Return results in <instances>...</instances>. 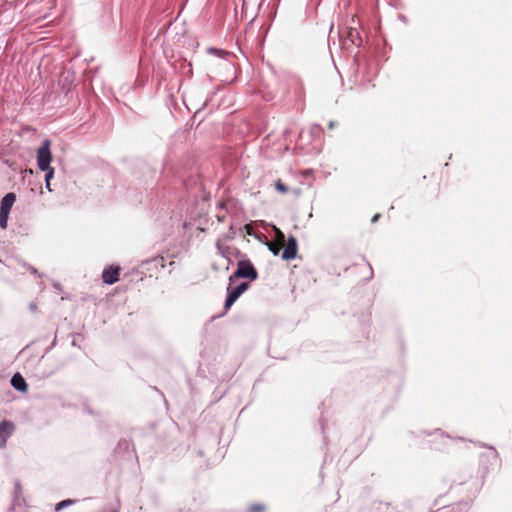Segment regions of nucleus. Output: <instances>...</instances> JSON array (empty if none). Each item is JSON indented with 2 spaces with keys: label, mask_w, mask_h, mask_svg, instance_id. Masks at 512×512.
Wrapping results in <instances>:
<instances>
[{
  "label": "nucleus",
  "mask_w": 512,
  "mask_h": 512,
  "mask_svg": "<svg viewBox=\"0 0 512 512\" xmlns=\"http://www.w3.org/2000/svg\"><path fill=\"white\" fill-rule=\"evenodd\" d=\"M245 278L252 281L258 278V272L249 259L238 261L236 271L229 277V282L232 283L234 279Z\"/></svg>",
  "instance_id": "nucleus-1"
},
{
  "label": "nucleus",
  "mask_w": 512,
  "mask_h": 512,
  "mask_svg": "<svg viewBox=\"0 0 512 512\" xmlns=\"http://www.w3.org/2000/svg\"><path fill=\"white\" fill-rule=\"evenodd\" d=\"M249 288V284L241 282L240 284L232 287H227V297L224 303V309L227 311L238 300V298Z\"/></svg>",
  "instance_id": "nucleus-2"
},
{
  "label": "nucleus",
  "mask_w": 512,
  "mask_h": 512,
  "mask_svg": "<svg viewBox=\"0 0 512 512\" xmlns=\"http://www.w3.org/2000/svg\"><path fill=\"white\" fill-rule=\"evenodd\" d=\"M52 155L50 151V141L44 140L37 151V165L40 170H47L50 167Z\"/></svg>",
  "instance_id": "nucleus-3"
},
{
  "label": "nucleus",
  "mask_w": 512,
  "mask_h": 512,
  "mask_svg": "<svg viewBox=\"0 0 512 512\" xmlns=\"http://www.w3.org/2000/svg\"><path fill=\"white\" fill-rule=\"evenodd\" d=\"M344 38V45H352L359 47L362 44L360 32L354 27H348L341 33Z\"/></svg>",
  "instance_id": "nucleus-4"
},
{
  "label": "nucleus",
  "mask_w": 512,
  "mask_h": 512,
  "mask_svg": "<svg viewBox=\"0 0 512 512\" xmlns=\"http://www.w3.org/2000/svg\"><path fill=\"white\" fill-rule=\"evenodd\" d=\"M14 430L15 425L13 422L8 420L0 422V449L6 446L7 440L13 434Z\"/></svg>",
  "instance_id": "nucleus-5"
},
{
  "label": "nucleus",
  "mask_w": 512,
  "mask_h": 512,
  "mask_svg": "<svg viewBox=\"0 0 512 512\" xmlns=\"http://www.w3.org/2000/svg\"><path fill=\"white\" fill-rule=\"evenodd\" d=\"M298 244L294 236H290L287 240L286 246L282 252L283 260H292L297 256Z\"/></svg>",
  "instance_id": "nucleus-6"
},
{
  "label": "nucleus",
  "mask_w": 512,
  "mask_h": 512,
  "mask_svg": "<svg viewBox=\"0 0 512 512\" xmlns=\"http://www.w3.org/2000/svg\"><path fill=\"white\" fill-rule=\"evenodd\" d=\"M216 248L219 254L229 262L232 261V258L240 255V251L236 247L224 245L220 240L216 242Z\"/></svg>",
  "instance_id": "nucleus-7"
},
{
  "label": "nucleus",
  "mask_w": 512,
  "mask_h": 512,
  "mask_svg": "<svg viewBox=\"0 0 512 512\" xmlns=\"http://www.w3.org/2000/svg\"><path fill=\"white\" fill-rule=\"evenodd\" d=\"M119 267L108 266L102 272V280L105 284L112 285L119 280Z\"/></svg>",
  "instance_id": "nucleus-8"
},
{
  "label": "nucleus",
  "mask_w": 512,
  "mask_h": 512,
  "mask_svg": "<svg viewBox=\"0 0 512 512\" xmlns=\"http://www.w3.org/2000/svg\"><path fill=\"white\" fill-rule=\"evenodd\" d=\"M10 382H11V386L17 391L25 392L28 389V385L20 373H15L11 377Z\"/></svg>",
  "instance_id": "nucleus-9"
},
{
  "label": "nucleus",
  "mask_w": 512,
  "mask_h": 512,
  "mask_svg": "<svg viewBox=\"0 0 512 512\" xmlns=\"http://www.w3.org/2000/svg\"><path fill=\"white\" fill-rule=\"evenodd\" d=\"M16 195L14 193H7L1 201L0 210L9 212L12 209L13 204L15 203Z\"/></svg>",
  "instance_id": "nucleus-10"
},
{
  "label": "nucleus",
  "mask_w": 512,
  "mask_h": 512,
  "mask_svg": "<svg viewBox=\"0 0 512 512\" xmlns=\"http://www.w3.org/2000/svg\"><path fill=\"white\" fill-rule=\"evenodd\" d=\"M75 502H76V501H75V500H72V499H66V500H63V501H61V502H59V503H57V504L55 505V511H56V512H59V511H61L62 509H64V508H66V507H68V506H70V505L74 504Z\"/></svg>",
  "instance_id": "nucleus-11"
},
{
  "label": "nucleus",
  "mask_w": 512,
  "mask_h": 512,
  "mask_svg": "<svg viewBox=\"0 0 512 512\" xmlns=\"http://www.w3.org/2000/svg\"><path fill=\"white\" fill-rule=\"evenodd\" d=\"M9 212H5V211H1L0 210V227L2 229H6L7 228V222H8V217H9Z\"/></svg>",
  "instance_id": "nucleus-12"
},
{
  "label": "nucleus",
  "mask_w": 512,
  "mask_h": 512,
  "mask_svg": "<svg viewBox=\"0 0 512 512\" xmlns=\"http://www.w3.org/2000/svg\"><path fill=\"white\" fill-rule=\"evenodd\" d=\"M295 94L300 98L302 97V95L304 94V87H303V83L299 80H296V85H295Z\"/></svg>",
  "instance_id": "nucleus-13"
},
{
  "label": "nucleus",
  "mask_w": 512,
  "mask_h": 512,
  "mask_svg": "<svg viewBox=\"0 0 512 512\" xmlns=\"http://www.w3.org/2000/svg\"><path fill=\"white\" fill-rule=\"evenodd\" d=\"M22 493V487L19 481L14 484V500L17 501Z\"/></svg>",
  "instance_id": "nucleus-14"
},
{
  "label": "nucleus",
  "mask_w": 512,
  "mask_h": 512,
  "mask_svg": "<svg viewBox=\"0 0 512 512\" xmlns=\"http://www.w3.org/2000/svg\"><path fill=\"white\" fill-rule=\"evenodd\" d=\"M43 171L46 172L45 178H44L45 183L48 184V182H50L54 176V169L50 166L47 170H43Z\"/></svg>",
  "instance_id": "nucleus-15"
},
{
  "label": "nucleus",
  "mask_w": 512,
  "mask_h": 512,
  "mask_svg": "<svg viewBox=\"0 0 512 512\" xmlns=\"http://www.w3.org/2000/svg\"><path fill=\"white\" fill-rule=\"evenodd\" d=\"M265 510L264 505L262 504H253L249 507L248 512H262Z\"/></svg>",
  "instance_id": "nucleus-16"
},
{
  "label": "nucleus",
  "mask_w": 512,
  "mask_h": 512,
  "mask_svg": "<svg viewBox=\"0 0 512 512\" xmlns=\"http://www.w3.org/2000/svg\"><path fill=\"white\" fill-rule=\"evenodd\" d=\"M275 187L278 191L282 192V193H286L288 191V187L280 180H278L276 183H275Z\"/></svg>",
  "instance_id": "nucleus-17"
},
{
  "label": "nucleus",
  "mask_w": 512,
  "mask_h": 512,
  "mask_svg": "<svg viewBox=\"0 0 512 512\" xmlns=\"http://www.w3.org/2000/svg\"><path fill=\"white\" fill-rule=\"evenodd\" d=\"M268 248H269V250H270L274 255H278V253H279V249H278L276 246H274V245H272V244H269V245H268Z\"/></svg>",
  "instance_id": "nucleus-18"
},
{
  "label": "nucleus",
  "mask_w": 512,
  "mask_h": 512,
  "mask_svg": "<svg viewBox=\"0 0 512 512\" xmlns=\"http://www.w3.org/2000/svg\"><path fill=\"white\" fill-rule=\"evenodd\" d=\"M217 219H218V221H220V222H224V221H225V215L218 214V215H217Z\"/></svg>",
  "instance_id": "nucleus-19"
},
{
  "label": "nucleus",
  "mask_w": 512,
  "mask_h": 512,
  "mask_svg": "<svg viewBox=\"0 0 512 512\" xmlns=\"http://www.w3.org/2000/svg\"><path fill=\"white\" fill-rule=\"evenodd\" d=\"M379 217H380V214H375V215L373 216V218H372V220H371V221H372L373 223H375V222H377V221H378Z\"/></svg>",
  "instance_id": "nucleus-20"
},
{
  "label": "nucleus",
  "mask_w": 512,
  "mask_h": 512,
  "mask_svg": "<svg viewBox=\"0 0 512 512\" xmlns=\"http://www.w3.org/2000/svg\"><path fill=\"white\" fill-rule=\"evenodd\" d=\"M29 307H30L31 311H35L37 309V306L35 303H31Z\"/></svg>",
  "instance_id": "nucleus-21"
},
{
  "label": "nucleus",
  "mask_w": 512,
  "mask_h": 512,
  "mask_svg": "<svg viewBox=\"0 0 512 512\" xmlns=\"http://www.w3.org/2000/svg\"><path fill=\"white\" fill-rule=\"evenodd\" d=\"M335 125H336V123L334 121H330L328 127H329V129H333L335 127Z\"/></svg>",
  "instance_id": "nucleus-22"
},
{
  "label": "nucleus",
  "mask_w": 512,
  "mask_h": 512,
  "mask_svg": "<svg viewBox=\"0 0 512 512\" xmlns=\"http://www.w3.org/2000/svg\"><path fill=\"white\" fill-rule=\"evenodd\" d=\"M45 187L49 192H52L51 184L48 182V184L45 183Z\"/></svg>",
  "instance_id": "nucleus-23"
},
{
  "label": "nucleus",
  "mask_w": 512,
  "mask_h": 512,
  "mask_svg": "<svg viewBox=\"0 0 512 512\" xmlns=\"http://www.w3.org/2000/svg\"><path fill=\"white\" fill-rule=\"evenodd\" d=\"M29 270H30V272L32 274H36L37 273V270L34 267H30Z\"/></svg>",
  "instance_id": "nucleus-24"
},
{
  "label": "nucleus",
  "mask_w": 512,
  "mask_h": 512,
  "mask_svg": "<svg viewBox=\"0 0 512 512\" xmlns=\"http://www.w3.org/2000/svg\"><path fill=\"white\" fill-rule=\"evenodd\" d=\"M208 51L209 52H216L217 50L215 48H209Z\"/></svg>",
  "instance_id": "nucleus-25"
},
{
  "label": "nucleus",
  "mask_w": 512,
  "mask_h": 512,
  "mask_svg": "<svg viewBox=\"0 0 512 512\" xmlns=\"http://www.w3.org/2000/svg\"><path fill=\"white\" fill-rule=\"evenodd\" d=\"M314 128H316L318 131L322 130V128L319 125H316Z\"/></svg>",
  "instance_id": "nucleus-26"
},
{
  "label": "nucleus",
  "mask_w": 512,
  "mask_h": 512,
  "mask_svg": "<svg viewBox=\"0 0 512 512\" xmlns=\"http://www.w3.org/2000/svg\"><path fill=\"white\" fill-rule=\"evenodd\" d=\"M224 207H225V204L221 203L220 208H224Z\"/></svg>",
  "instance_id": "nucleus-27"
},
{
  "label": "nucleus",
  "mask_w": 512,
  "mask_h": 512,
  "mask_svg": "<svg viewBox=\"0 0 512 512\" xmlns=\"http://www.w3.org/2000/svg\"><path fill=\"white\" fill-rule=\"evenodd\" d=\"M369 269L372 270V266L369 264ZM373 274V271H371V275Z\"/></svg>",
  "instance_id": "nucleus-28"
}]
</instances>
